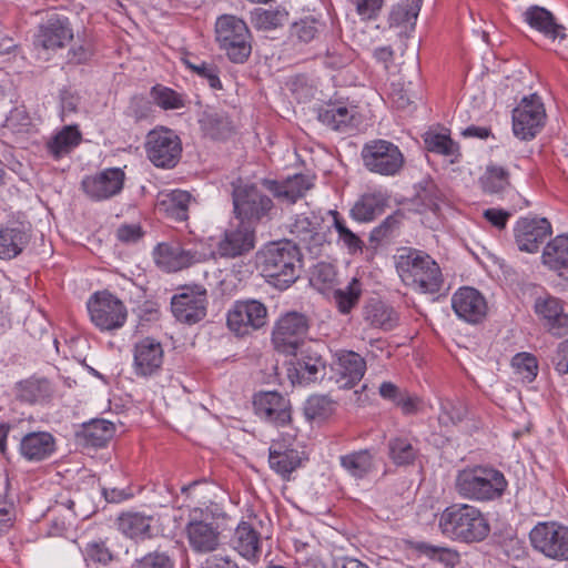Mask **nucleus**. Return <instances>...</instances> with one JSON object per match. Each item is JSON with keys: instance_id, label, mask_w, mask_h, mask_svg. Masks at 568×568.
Returning a JSON list of instances; mask_svg holds the SVG:
<instances>
[{"instance_id": "9d476101", "label": "nucleus", "mask_w": 568, "mask_h": 568, "mask_svg": "<svg viewBox=\"0 0 568 568\" xmlns=\"http://www.w3.org/2000/svg\"><path fill=\"white\" fill-rule=\"evenodd\" d=\"M532 547L544 556L556 559H568V527L557 523H539L529 534Z\"/></svg>"}, {"instance_id": "774afa93", "label": "nucleus", "mask_w": 568, "mask_h": 568, "mask_svg": "<svg viewBox=\"0 0 568 568\" xmlns=\"http://www.w3.org/2000/svg\"><path fill=\"white\" fill-rule=\"evenodd\" d=\"M92 57L91 47L88 43L73 45L68 52V62L72 64L85 63Z\"/></svg>"}, {"instance_id": "49530a36", "label": "nucleus", "mask_w": 568, "mask_h": 568, "mask_svg": "<svg viewBox=\"0 0 568 568\" xmlns=\"http://www.w3.org/2000/svg\"><path fill=\"white\" fill-rule=\"evenodd\" d=\"M328 213L333 217V227L338 234V242H342L351 253L362 251L364 242L347 226L346 221L341 216V214L335 210H332Z\"/></svg>"}, {"instance_id": "cd10ccee", "label": "nucleus", "mask_w": 568, "mask_h": 568, "mask_svg": "<svg viewBox=\"0 0 568 568\" xmlns=\"http://www.w3.org/2000/svg\"><path fill=\"white\" fill-rule=\"evenodd\" d=\"M267 190L278 200L295 203L312 187L311 180L303 174H295L285 181H265Z\"/></svg>"}, {"instance_id": "c756f323", "label": "nucleus", "mask_w": 568, "mask_h": 568, "mask_svg": "<svg viewBox=\"0 0 568 568\" xmlns=\"http://www.w3.org/2000/svg\"><path fill=\"white\" fill-rule=\"evenodd\" d=\"M54 450V438L50 433L37 432L27 434L20 443L21 455L28 460H42Z\"/></svg>"}, {"instance_id": "a18cd8bd", "label": "nucleus", "mask_w": 568, "mask_h": 568, "mask_svg": "<svg viewBox=\"0 0 568 568\" xmlns=\"http://www.w3.org/2000/svg\"><path fill=\"white\" fill-rule=\"evenodd\" d=\"M192 195L182 190H174L160 202V206L166 214L176 221H186Z\"/></svg>"}, {"instance_id": "c85d7f7f", "label": "nucleus", "mask_w": 568, "mask_h": 568, "mask_svg": "<svg viewBox=\"0 0 568 568\" xmlns=\"http://www.w3.org/2000/svg\"><path fill=\"white\" fill-rule=\"evenodd\" d=\"M525 21L535 30L554 40L566 39L565 28L558 24L554 14L539 6H531L524 12Z\"/></svg>"}, {"instance_id": "09e8293b", "label": "nucleus", "mask_w": 568, "mask_h": 568, "mask_svg": "<svg viewBox=\"0 0 568 568\" xmlns=\"http://www.w3.org/2000/svg\"><path fill=\"white\" fill-rule=\"evenodd\" d=\"M468 414L466 404L456 398H446L440 403V414L438 416L439 423L448 426L463 422Z\"/></svg>"}, {"instance_id": "9b49d317", "label": "nucleus", "mask_w": 568, "mask_h": 568, "mask_svg": "<svg viewBox=\"0 0 568 568\" xmlns=\"http://www.w3.org/2000/svg\"><path fill=\"white\" fill-rule=\"evenodd\" d=\"M266 320V306L257 300L237 301L227 313V326L237 335L261 328Z\"/></svg>"}, {"instance_id": "bf43d9fd", "label": "nucleus", "mask_w": 568, "mask_h": 568, "mask_svg": "<svg viewBox=\"0 0 568 568\" xmlns=\"http://www.w3.org/2000/svg\"><path fill=\"white\" fill-rule=\"evenodd\" d=\"M152 97L155 103L164 110H175L184 106V101L178 92L165 87H154Z\"/></svg>"}, {"instance_id": "7ed1b4c3", "label": "nucleus", "mask_w": 568, "mask_h": 568, "mask_svg": "<svg viewBox=\"0 0 568 568\" xmlns=\"http://www.w3.org/2000/svg\"><path fill=\"white\" fill-rule=\"evenodd\" d=\"M438 527L442 534L459 542H480L490 532V525L485 514L469 504H453L439 516Z\"/></svg>"}, {"instance_id": "c03bdc74", "label": "nucleus", "mask_w": 568, "mask_h": 568, "mask_svg": "<svg viewBox=\"0 0 568 568\" xmlns=\"http://www.w3.org/2000/svg\"><path fill=\"white\" fill-rule=\"evenodd\" d=\"M318 120L335 131H347L353 124L352 110L342 105H327L318 111Z\"/></svg>"}, {"instance_id": "72a5a7b5", "label": "nucleus", "mask_w": 568, "mask_h": 568, "mask_svg": "<svg viewBox=\"0 0 568 568\" xmlns=\"http://www.w3.org/2000/svg\"><path fill=\"white\" fill-rule=\"evenodd\" d=\"M153 517L140 513L122 514L118 518L119 530L131 539H146L152 537Z\"/></svg>"}, {"instance_id": "58836bf2", "label": "nucleus", "mask_w": 568, "mask_h": 568, "mask_svg": "<svg viewBox=\"0 0 568 568\" xmlns=\"http://www.w3.org/2000/svg\"><path fill=\"white\" fill-rule=\"evenodd\" d=\"M386 200L381 193L364 194L351 209L352 217L362 223L373 221L382 214Z\"/></svg>"}, {"instance_id": "a211bd4d", "label": "nucleus", "mask_w": 568, "mask_h": 568, "mask_svg": "<svg viewBox=\"0 0 568 568\" xmlns=\"http://www.w3.org/2000/svg\"><path fill=\"white\" fill-rule=\"evenodd\" d=\"M326 363L318 352L307 347L302 349L295 362L287 368V376L292 384H308L316 382L325 375Z\"/></svg>"}, {"instance_id": "473e14b6", "label": "nucleus", "mask_w": 568, "mask_h": 568, "mask_svg": "<svg viewBox=\"0 0 568 568\" xmlns=\"http://www.w3.org/2000/svg\"><path fill=\"white\" fill-rule=\"evenodd\" d=\"M417 439L408 435H398L387 443L388 457L396 466L413 465L418 457Z\"/></svg>"}, {"instance_id": "393cba45", "label": "nucleus", "mask_w": 568, "mask_h": 568, "mask_svg": "<svg viewBox=\"0 0 568 568\" xmlns=\"http://www.w3.org/2000/svg\"><path fill=\"white\" fill-rule=\"evenodd\" d=\"M219 253L224 257H236L254 248V232L246 225L226 230L219 243Z\"/></svg>"}, {"instance_id": "79ce46f5", "label": "nucleus", "mask_w": 568, "mask_h": 568, "mask_svg": "<svg viewBox=\"0 0 568 568\" xmlns=\"http://www.w3.org/2000/svg\"><path fill=\"white\" fill-rule=\"evenodd\" d=\"M542 261L551 270H568V236L558 235L550 241L544 250Z\"/></svg>"}, {"instance_id": "37998d69", "label": "nucleus", "mask_w": 568, "mask_h": 568, "mask_svg": "<svg viewBox=\"0 0 568 568\" xmlns=\"http://www.w3.org/2000/svg\"><path fill=\"white\" fill-rule=\"evenodd\" d=\"M16 396L20 402L34 404L50 396V385L47 379L29 378L16 386Z\"/></svg>"}, {"instance_id": "5701e85b", "label": "nucleus", "mask_w": 568, "mask_h": 568, "mask_svg": "<svg viewBox=\"0 0 568 568\" xmlns=\"http://www.w3.org/2000/svg\"><path fill=\"white\" fill-rule=\"evenodd\" d=\"M253 406L257 416L275 425L284 426L291 420L288 402L276 392L255 395Z\"/></svg>"}, {"instance_id": "864d4df0", "label": "nucleus", "mask_w": 568, "mask_h": 568, "mask_svg": "<svg viewBox=\"0 0 568 568\" xmlns=\"http://www.w3.org/2000/svg\"><path fill=\"white\" fill-rule=\"evenodd\" d=\"M334 410V402L325 395L311 396L304 407L305 415L308 419H324Z\"/></svg>"}, {"instance_id": "8fccbe9b", "label": "nucleus", "mask_w": 568, "mask_h": 568, "mask_svg": "<svg viewBox=\"0 0 568 568\" xmlns=\"http://www.w3.org/2000/svg\"><path fill=\"white\" fill-rule=\"evenodd\" d=\"M362 294L361 283L357 278H353L345 290H336L334 300L338 311L342 314H348L359 301Z\"/></svg>"}, {"instance_id": "680f3d73", "label": "nucleus", "mask_w": 568, "mask_h": 568, "mask_svg": "<svg viewBox=\"0 0 568 568\" xmlns=\"http://www.w3.org/2000/svg\"><path fill=\"white\" fill-rule=\"evenodd\" d=\"M205 133L212 139H221L229 130V123L217 114H207L201 120Z\"/></svg>"}, {"instance_id": "ea45409f", "label": "nucleus", "mask_w": 568, "mask_h": 568, "mask_svg": "<svg viewBox=\"0 0 568 568\" xmlns=\"http://www.w3.org/2000/svg\"><path fill=\"white\" fill-rule=\"evenodd\" d=\"M341 466L352 477L361 479L374 468V454L368 449H362L341 456Z\"/></svg>"}, {"instance_id": "c9c22d12", "label": "nucleus", "mask_w": 568, "mask_h": 568, "mask_svg": "<svg viewBox=\"0 0 568 568\" xmlns=\"http://www.w3.org/2000/svg\"><path fill=\"white\" fill-rule=\"evenodd\" d=\"M320 222L314 215L306 214L296 215L290 225L291 234L304 244L307 248L317 245L322 241V235L318 233Z\"/></svg>"}, {"instance_id": "338daca9", "label": "nucleus", "mask_w": 568, "mask_h": 568, "mask_svg": "<svg viewBox=\"0 0 568 568\" xmlns=\"http://www.w3.org/2000/svg\"><path fill=\"white\" fill-rule=\"evenodd\" d=\"M550 362L559 375H568V338L557 345Z\"/></svg>"}, {"instance_id": "6e6552de", "label": "nucleus", "mask_w": 568, "mask_h": 568, "mask_svg": "<svg viewBox=\"0 0 568 568\" xmlns=\"http://www.w3.org/2000/svg\"><path fill=\"white\" fill-rule=\"evenodd\" d=\"M91 322L100 331H114L122 327L128 312L123 302L109 292L94 293L87 303Z\"/></svg>"}, {"instance_id": "6ab92c4d", "label": "nucleus", "mask_w": 568, "mask_h": 568, "mask_svg": "<svg viewBox=\"0 0 568 568\" xmlns=\"http://www.w3.org/2000/svg\"><path fill=\"white\" fill-rule=\"evenodd\" d=\"M162 344L153 337H144L134 344L133 368L138 376L149 377L156 374L163 364Z\"/></svg>"}, {"instance_id": "4c0bfd02", "label": "nucleus", "mask_w": 568, "mask_h": 568, "mask_svg": "<svg viewBox=\"0 0 568 568\" xmlns=\"http://www.w3.org/2000/svg\"><path fill=\"white\" fill-rule=\"evenodd\" d=\"M364 320L374 327L385 331L394 328L398 322L396 312L381 301H371L364 306Z\"/></svg>"}, {"instance_id": "f257e3e1", "label": "nucleus", "mask_w": 568, "mask_h": 568, "mask_svg": "<svg viewBox=\"0 0 568 568\" xmlns=\"http://www.w3.org/2000/svg\"><path fill=\"white\" fill-rule=\"evenodd\" d=\"M256 263L271 284L284 290L300 277L302 255L291 241L272 242L257 252Z\"/></svg>"}, {"instance_id": "f03ea898", "label": "nucleus", "mask_w": 568, "mask_h": 568, "mask_svg": "<svg viewBox=\"0 0 568 568\" xmlns=\"http://www.w3.org/2000/svg\"><path fill=\"white\" fill-rule=\"evenodd\" d=\"M395 266L402 282L420 293L436 294L444 285L439 265L423 251L410 247L398 250Z\"/></svg>"}, {"instance_id": "0eeeda50", "label": "nucleus", "mask_w": 568, "mask_h": 568, "mask_svg": "<svg viewBox=\"0 0 568 568\" xmlns=\"http://www.w3.org/2000/svg\"><path fill=\"white\" fill-rule=\"evenodd\" d=\"M144 150L146 158L154 166L172 169L181 159L182 142L173 130L160 126L146 134Z\"/></svg>"}, {"instance_id": "69168bd1", "label": "nucleus", "mask_w": 568, "mask_h": 568, "mask_svg": "<svg viewBox=\"0 0 568 568\" xmlns=\"http://www.w3.org/2000/svg\"><path fill=\"white\" fill-rule=\"evenodd\" d=\"M84 555L88 560L103 565L110 562L113 558L111 551L105 547V545L98 541L89 542L85 546Z\"/></svg>"}, {"instance_id": "a19ab883", "label": "nucleus", "mask_w": 568, "mask_h": 568, "mask_svg": "<svg viewBox=\"0 0 568 568\" xmlns=\"http://www.w3.org/2000/svg\"><path fill=\"white\" fill-rule=\"evenodd\" d=\"M82 135L75 125H67L47 144L49 153L60 159L70 153L80 142Z\"/></svg>"}, {"instance_id": "dca6fc26", "label": "nucleus", "mask_w": 568, "mask_h": 568, "mask_svg": "<svg viewBox=\"0 0 568 568\" xmlns=\"http://www.w3.org/2000/svg\"><path fill=\"white\" fill-rule=\"evenodd\" d=\"M124 180L125 173L121 169L111 168L84 178L81 185L91 200L103 201L119 194L123 189Z\"/></svg>"}, {"instance_id": "13d9d810", "label": "nucleus", "mask_w": 568, "mask_h": 568, "mask_svg": "<svg viewBox=\"0 0 568 568\" xmlns=\"http://www.w3.org/2000/svg\"><path fill=\"white\" fill-rule=\"evenodd\" d=\"M418 549L429 559L438 561L446 567H455L459 562V555L456 550L446 547H436L422 544Z\"/></svg>"}, {"instance_id": "aec40b11", "label": "nucleus", "mask_w": 568, "mask_h": 568, "mask_svg": "<svg viewBox=\"0 0 568 568\" xmlns=\"http://www.w3.org/2000/svg\"><path fill=\"white\" fill-rule=\"evenodd\" d=\"M73 37V29L69 19L54 13L40 26L36 43L45 50L55 51L65 47Z\"/></svg>"}, {"instance_id": "e433bc0d", "label": "nucleus", "mask_w": 568, "mask_h": 568, "mask_svg": "<svg viewBox=\"0 0 568 568\" xmlns=\"http://www.w3.org/2000/svg\"><path fill=\"white\" fill-rule=\"evenodd\" d=\"M423 0H404L394 6L389 12V27L402 28L403 32L415 28Z\"/></svg>"}, {"instance_id": "ddd939ff", "label": "nucleus", "mask_w": 568, "mask_h": 568, "mask_svg": "<svg viewBox=\"0 0 568 568\" xmlns=\"http://www.w3.org/2000/svg\"><path fill=\"white\" fill-rule=\"evenodd\" d=\"M308 331V323L303 314L292 312L282 316L273 331L272 341L278 352L295 354Z\"/></svg>"}, {"instance_id": "de8ad7c7", "label": "nucleus", "mask_w": 568, "mask_h": 568, "mask_svg": "<svg viewBox=\"0 0 568 568\" xmlns=\"http://www.w3.org/2000/svg\"><path fill=\"white\" fill-rule=\"evenodd\" d=\"M310 283L322 293L333 288L337 284L335 267L325 262L316 264L311 273Z\"/></svg>"}, {"instance_id": "412c9836", "label": "nucleus", "mask_w": 568, "mask_h": 568, "mask_svg": "<svg viewBox=\"0 0 568 568\" xmlns=\"http://www.w3.org/2000/svg\"><path fill=\"white\" fill-rule=\"evenodd\" d=\"M535 312L551 335H568V312L564 310L560 300L550 295L538 297L535 302Z\"/></svg>"}, {"instance_id": "603ef678", "label": "nucleus", "mask_w": 568, "mask_h": 568, "mask_svg": "<svg viewBox=\"0 0 568 568\" xmlns=\"http://www.w3.org/2000/svg\"><path fill=\"white\" fill-rule=\"evenodd\" d=\"M287 21V12L284 10L275 9V10H265L257 9L253 13L252 22L253 24L261 30H272L275 29Z\"/></svg>"}, {"instance_id": "2eb2a0df", "label": "nucleus", "mask_w": 568, "mask_h": 568, "mask_svg": "<svg viewBox=\"0 0 568 568\" xmlns=\"http://www.w3.org/2000/svg\"><path fill=\"white\" fill-rule=\"evenodd\" d=\"M234 212L242 220H260L272 209V200L254 185H240L233 191Z\"/></svg>"}, {"instance_id": "4468645a", "label": "nucleus", "mask_w": 568, "mask_h": 568, "mask_svg": "<svg viewBox=\"0 0 568 568\" xmlns=\"http://www.w3.org/2000/svg\"><path fill=\"white\" fill-rule=\"evenodd\" d=\"M206 291L201 287L186 288L174 295L171 308L174 317L185 324L192 325L202 321L206 315Z\"/></svg>"}, {"instance_id": "7c9ffc66", "label": "nucleus", "mask_w": 568, "mask_h": 568, "mask_svg": "<svg viewBox=\"0 0 568 568\" xmlns=\"http://www.w3.org/2000/svg\"><path fill=\"white\" fill-rule=\"evenodd\" d=\"M114 433L115 426L113 423L105 419H93L83 425L78 437L84 447L100 448L108 444Z\"/></svg>"}, {"instance_id": "f8f14e48", "label": "nucleus", "mask_w": 568, "mask_h": 568, "mask_svg": "<svg viewBox=\"0 0 568 568\" xmlns=\"http://www.w3.org/2000/svg\"><path fill=\"white\" fill-rule=\"evenodd\" d=\"M546 118L544 104L532 94L524 98L513 112V131L521 140H530L539 132Z\"/></svg>"}, {"instance_id": "bb28decb", "label": "nucleus", "mask_w": 568, "mask_h": 568, "mask_svg": "<svg viewBox=\"0 0 568 568\" xmlns=\"http://www.w3.org/2000/svg\"><path fill=\"white\" fill-rule=\"evenodd\" d=\"M31 239L30 229L22 223L0 227V258L18 256Z\"/></svg>"}, {"instance_id": "3c124183", "label": "nucleus", "mask_w": 568, "mask_h": 568, "mask_svg": "<svg viewBox=\"0 0 568 568\" xmlns=\"http://www.w3.org/2000/svg\"><path fill=\"white\" fill-rule=\"evenodd\" d=\"M424 142L429 152L447 156L458 154V145L445 133L427 132Z\"/></svg>"}, {"instance_id": "e2e57ef3", "label": "nucleus", "mask_w": 568, "mask_h": 568, "mask_svg": "<svg viewBox=\"0 0 568 568\" xmlns=\"http://www.w3.org/2000/svg\"><path fill=\"white\" fill-rule=\"evenodd\" d=\"M134 568H174V564L165 552L153 551L136 560Z\"/></svg>"}, {"instance_id": "052dcab7", "label": "nucleus", "mask_w": 568, "mask_h": 568, "mask_svg": "<svg viewBox=\"0 0 568 568\" xmlns=\"http://www.w3.org/2000/svg\"><path fill=\"white\" fill-rule=\"evenodd\" d=\"M184 63L186 64V67L189 69L194 71L201 78L205 79L212 89L217 90V89L222 88V83L217 75V70H216L215 65H213L211 63H206V62H201V63L196 64V63L191 62L189 59H185Z\"/></svg>"}, {"instance_id": "6e6d98bb", "label": "nucleus", "mask_w": 568, "mask_h": 568, "mask_svg": "<svg viewBox=\"0 0 568 568\" xmlns=\"http://www.w3.org/2000/svg\"><path fill=\"white\" fill-rule=\"evenodd\" d=\"M511 366L516 374L524 381L532 382L538 374V361L530 353H518L511 359Z\"/></svg>"}, {"instance_id": "0e129e2a", "label": "nucleus", "mask_w": 568, "mask_h": 568, "mask_svg": "<svg viewBox=\"0 0 568 568\" xmlns=\"http://www.w3.org/2000/svg\"><path fill=\"white\" fill-rule=\"evenodd\" d=\"M354 4L362 20H374L379 14L384 0H354Z\"/></svg>"}, {"instance_id": "20e7f679", "label": "nucleus", "mask_w": 568, "mask_h": 568, "mask_svg": "<svg viewBox=\"0 0 568 568\" xmlns=\"http://www.w3.org/2000/svg\"><path fill=\"white\" fill-rule=\"evenodd\" d=\"M507 486L500 470L486 466L466 467L455 479V489L460 497L480 503L499 499Z\"/></svg>"}, {"instance_id": "4be33fe9", "label": "nucleus", "mask_w": 568, "mask_h": 568, "mask_svg": "<svg viewBox=\"0 0 568 568\" xmlns=\"http://www.w3.org/2000/svg\"><path fill=\"white\" fill-rule=\"evenodd\" d=\"M551 233L546 219H520L515 229L516 243L520 251L536 252Z\"/></svg>"}, {"instance_id": "2f4dec72", "label": "nucleus", "mask_w": 568, "mask_h": 568, "mask_svg": "<svg viewBox=\"0 0 568 568\" xmlns=\"http://www.w3.org/2000/svg\"><path fill=\"white\" fill-rule=\"evenodd\" d=\"M232 542L234 549L248 560L257 558L261 554L260 534L247 523L237 526Z\"/></svg>"}, {"instance_id": "b1692460", "label": "nucleus", "mask_w": 568, "mask_h": 568, "mask_svg": "<svg viewBox=\"0 0 568 568\" xmlns=\"http://www.w3.org/2000/svg\"><path fill=\"white\" fill-rule=\"evenodd\" d=\"M189 545L194 552L207 554L220 546V531L214 523L191 520L185 528Z\"/></svg>"}, {"instance_id": "f3484780", "label": "nucleus", "mask_w": 568, "mask_h": 568, "mask_svg": "<svg viewBox=\"0 0 568 568\" xmlns=\"http://www.w3.org/2000/svg\"><path fill=\"white\" fill-rule=\"evenodd\" d=\"M452 307L455 314L463 321L477 324L487 314V302L479 291L464 286L452 296Z\"/></svg>"}, {"instance_id": "4d7b16f0", "label": "nucleus", "mask_w": 568, "mask_h": 568, "mask_svg": "<svg viewBox=\"0 0 568 568\" xmlns=\"http://www.w3.org/2000/svg\"><path fill=\"white\" fill-rule=\"evenodd\" d=\"M322 24L314 18H305L291 27V38L302 43H308L321 32Z\"/></svg>"}, {"instance_id": "39448f33", "label": "nucleus", "mask_w": 568, "mask_h": 568, "mask_svg": "<svg viewBox=\"0 0 568 568\" xmlns=\"http://www.w3.org/2000/svg\"><path fill=\"white\" fill-rule=\"evenodd\" d=\"M361 156L366 170L383 176L398 174L405 164V156L393 142L375 139L363 145Z\"/></svg>"}, {"instance_id": "a878e982", "label": "nucleus", "mask_w": 568, "mask_h": 568, "mask_svg": "<svg viewBox=\"0 0 568 568\" xmlns=\"http://www.w3.org/2000/svg\"><path fill=\"white\" fill-rule=\"evenodd\" d=\"M337 383L341 388L354 387L366 372V362L353 351H342L337 355Z\"/></svg>"}, {"instance_id": "1a4fd4ad", "label": "nucleus", "mask_w": 568, "mask_h": 568, "mask_svg": "<svg viewBox=\"0 0 568 568\" xmlns=\"http://www.w3.org/2000/svg\"><path fill=\"white\" fill-rule=\"evenodd\" d=\"M155 262L166 272H178L206 261L202 244L160 243L155 247Z\"/></svg>"}, {"instance_id": "423d86ee", "label": "nucleus", "mask_w": 568, "mask_h": 568, "mask_svg": "<svg viewBox=\"0 0 568 568\" xmlns=\"http://www.w3.org/2000/svg\"><path fill=\"white\" fill-rule=\"evenodd\" d=\"M216 40L227 57L236 63H243L251 53L250 31L246 23L235 16L224 14L215 24Z\"/></svg>"}, {"instance_id": "f704fd0d", "label": "nucleus", "mask_w": 568, "mask_h": 568, "mask_svg": "<svg viewBox=\"0 0 568 568\" xmlns=\"http://www.w3.org/2000/svg\"><path fill=\"white\" fill-rule=\"evenodd\" d=\"M301 463L302 458L298 450L292 448L282 449V447H276V445L270 447V467L283 478H288L301 466Z\"/></svg>"}, {"instance_id": "5fc2aeb1", "label": "nucleus", "mask_w": 568, "mask_h": 568, "mask_svg": "<svg viewBox=\"0 0 568 568\" xmlns=\"http://www.w3.org/2000/svg\"><path fill=\"white\" fill-rule=\"evenodd\" d=\"M481 184L485 192L499 193L509 185L508 172L501 166H488Z\"/></svg>"}]
</instances>
